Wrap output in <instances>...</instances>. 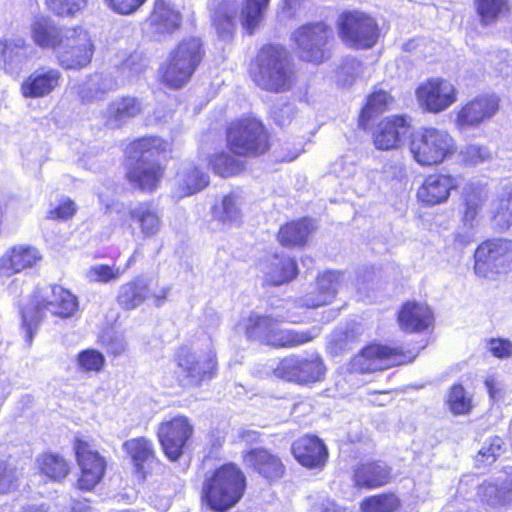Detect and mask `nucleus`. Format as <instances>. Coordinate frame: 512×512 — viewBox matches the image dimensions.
Returning a JSON list of instances; mask_svg holds the SVG:
<instances>
[{
  "label": "nucleus",
  "instance_id": "f257e3e1",
  "mask_svg": "<svg viewBox=\"0 0 512 512\" xmlns=\"http://www.w3.org/2000/svg\"><path fill=\"white\" fill-rule=\"evenodd\" d=\"M77 310L76 296L62 286L53 285L37 290L22 310L26 341L31 344L36 328L46 312L60 318H69Z\"/></svg>",
  "mask_w": 512,
  "mask_h": 512
},
{
  "label": "nucleus",
  "instance_id": "f03ea898",
  "mask_svg": "<svg viewBox=\"0 0 512 512\" xmlns=\"http://www.w3.org/2000/svg\"><path fill=\"white\" fill-rule=\"evenodd\" d=\"M299 323L301 319L294 315H259L252 313L245 321L246 335L251 339H257L267 345L275 347H293L312 341L320 334L318 327L305 331L283 329L279 326L283 322Z\"/></svg>",
  "mask_w": 512,
  "mask_h": 512
},
{
  "label": "nucleus",
  "instance_id": "7ed1b4c3",
  "mask_svg": "<svg viewBox=\"0 0 512 512\" xmlns=\"http://www.w3.org/2000/svg\"><path fill=\"white\" fill-rule=\"evenodd\" d=\"M168 143L159 137H144L130 144L129 155L137 164L128 173L129 181L144 191H153L161 182L164 169L156 161H150L168 149Z\"/></svg>",
  "mask_w": 512,
  "mask_h": 512
},
{
  "label": "nucleus",
  "instance_id": "20e7f679",
  "mask_svg": "<svg viewBox=\"0 0 512 512\" xmlns=\"http://www.w3.org/2000/svg\"><path fill=\"white\" fill-rule=\"evenodd\" d=\"M253 81L270 92H284L292 86V71L284 48L277 45L263 46L256 55L251 70Z\"/></svg>",
  "mask_w": 512,
  "mask_h": 512
},
{
  "label": "nucleus",
  "instance_id": "39448f33",
  "mask_svg": "<svg viewBox=\"0 0 512 512\" xmlns=\"http://www.w3.org/2000/svg\"><path fill=\"white\" fill-rule=\"evenodd\" d=\"M245 486L242 471L234 464H226L205 481L203 499L211 509L226 511L239 502Z\"/></svg>",
  "mask_w": 512,
  "mask_h": 512
},
{
  "label": "nucleus",
  "instance_id": "423d86ee",
  "mask_svg": "<svg viewBox=\"0 0 512 512\" xmlns=\"http://www.w3.org/2000/svg\"><path fill=\"white\" fill-rule=\"evenodd\" d=\"M457 151L454 137L445 129L427 127L412 137L410 152L421 166H433L443 163Z\"/></svg>",
  "mask_w": 512,
  "mask_h": 512
},
{
  "label": "nucleus",
  "instance_id": "0eeeda50",
  "mask_svg": "<svg viewBox=\"0 0 512 512\" xmlns=\"http://www.w3.org/2000/svg\"><path fill=\"white\" fill-rule=\"evenodd\" d=\"M202 57L200 39L191 37L182 40L160 69L162 82L171 88L182 87L190 80Z\"/></svg>",
  "mask_w": 512,
  "mask_h": 512
},
{
  "label": "nucleus",
  "instance_id": "6e6552de",
  "mask_svg": "<svg viewBox=\"0 0 512 512\" xmlns=\"http://www.w3.org/2000/svg\"><path fill=\"white\" fill-rule=\"evenodd\" d=\"M94 51V40L88 29L82 25H73L65 28L55 57L63 69L80 70L91 63Z\"/></svg>",
  "mask_w": 512,
  "mask_h": 512
},
{
  "label": "nucleus",
  "instance_id": "1a4fd4ad",
  "mask_svg": "<svg viewBox=\"0 0 512 512\" xmlns=\"http://www.w3.org/2000/svg\"><path fill=\"white\" fill-rule=\"evenodd\" d=\"M216 365V355L212 348L198 351L181 347L176 355L175 375L182 386H199L213 376Z\"/></svg>",
  "mask_w": 512,
  "mask_h": 512
},
{
  "label": "nucleus",
  "instance_id": "9d476101",
  "mask_svg": "<svg viewBox=\"0 0 512 512\" xmlns=\"http://www.w3.org/2000/svg\"><path fill=\"white\" fill-rule=\"evenodd\" d=\"M231 151L241 156H254L268 149V138L263 125L255 118L234 122L228 130Z\"/></svg>",
  "mask_w": 512,
  "mask_h": 512
},
{
  "label": "nucleus",
  "instance_id": "9b49d317",
  "mask_svg": "<svg viewBox=\"0 0 512 512\" xmlns=\"http://www.w3.org/2000/svg\"><path fill=\"white\" fill-rule=\"evenodd\" d=\"M512 270V240L493 239L482 242L474 253V271L484 278Z\"/></svg>",
  "mask_w": 512,
  "mask_h": 512
},
{
  "label": "nucleus",
  "instance_id": "f8f14e48",
  "mask_svg": "<svg viewBox=\"0 0 512 512\" xmlns=\"http://www.w3.org/2000/svg\"><path fill=\"white\" fill-rule=\"evenodd\" d=\"M416 354L401 348L373 344L365 347L351 360V370L359 373H370L384 370L392 366L411 362Z\"/></svg>",
  "mask_w": 512,
  "mask_h": 512
},
{
  "label": "nucleus",
  "instance_id": "ddd939ff",
  "mask_svg": "<svg viewBox=\"0 0 512 512\" xmlns=\"http://www.w3.org/2000/svg\"><path fill=\"white\" fill-rule=\"evenodd\" d=\"M339 37L350 47L368 49L378 39V26L373 18L362 12L342 13L338 20Z\"/></svg>",
  "mask_w": 512,
  "mask_h": 512
},
{
  "label": "nucleus",
  "instance_id": "4468645a",
  "mask_svg": "<svg viewBox=\"0 0 512 512\" xmlns=\"http://www.w3.org/2000/svg\"><path fill=\"white\" fill-rule=\"evenodd\" d=\"M277 378L293 381L298 384H310L323 380L326 367L317 354L307 357L290 355L279 361L273 369Z\"/></svg>",
  "mask_w": 512,
  "mask_h": 512
},
{
  "label": "nucleus",
  "instance_id": "2eb2a0df",
  "mask_svg": "<svg viewBox=\"0 0 512 512\" xmlns=\"http://www.w3.org/2000/svg\"><path fill=\"white\" fill-rule=\"evenodd\" d=\"M415 96L423 111L438 114L457 101L458 91L451 81L434 77L421 83L415 90Z\"/></svg>",
  "mask_w": 512,
  "mask_h": 512
},
{
  "label": "nucleus",
  "instance_id": "dca6fc26",
  "mask_svg": "<svg viewBox=\"0 0 512 512\" xmlns=\"http://www.w3.org/2000/svg\"><path fill=\"white\" fill-rule=\"evenodd\" d=\"M332 36V29L323 23L304 25L293 34L301 59L315 64L322 63L328 57L325 46Z\"/></svg>",
  "mask_w": 512,
  "mask_h": 512
},
{
  "label": "nucleus",
  "instance_id": "f3484780",
  "mask_svg": "<svg viewBox=\"0 0 512 512\" xmlns=\"http://www.w3.org/2000/svg\"><path fill=\"white\" fill-rule=\"evenodd\" d=\"M74 451L80 469L77 485L81 490L90 491L103 479L106 460L87 441L81 439L74 442Z\"/></svg>",
  "mask_w": 512,
  "mask_h": 512
},
{
  "label": "nucleus",
  "instance_id": "a211bd4d",
  "mask_svg": "<svg viewBox=\"0 0 512 512\" xmlns=\"http://www.w3.org/2000/svg\"><path fill=\"white\" fill-rule=\"evenodd\" d=\"M193 434V425L185 416L164 421L158 429V438L166 457L177 461L183 454L187 441Z\"/></svg>",
  "mask_w": 512,
  "mask_h": 512
},
{
  "label": "nucleus",
  "instance_id": "6ab92c4d",
  "mask_svg": "<svg viewBox=\"0 0 512 512\" xmlns=\"http://www.w3.org/2000/svg\"><path fill=\"white\" fill-rule=\"evenodd\" d=\"M499 110V99L495 95L477 96L462 105L455 115V126L458 130L476 128L490 120Z\"/></svg>",
  "mask_w": 512,
  "mask_h": 512
},
{
  "label": "nucleus",
  "instance_id": "aec40b11",
  "mask_svg": "<svg viewBox=\"0 0 512 512\" xmlns=\"http://www.w3.org/2000/svg\"><path fill=\"white\" fill-rule=\"evenodd\" d=\"M169 291L168 287H163L158 292L152 293L151 280L137 277L119 287L117 303L124 310H134L152 297L154 303L160 306L165 301Z\"/></svg>",
  "mask_w": 512,
  "mask_h": 512
},
{
  "label": "nucleus",
  "instance_id": "412c9836",
  "mask_svg": "<svg viewBox=\"0 0 512 512\" xmlns=\"http://www.w3.org/2000/svg\"><path fill=\"white\" fill-rule=\"evenodd\" d=\"M33 47L21 35L0 37V68L7 74L18 75L31 59Z\"/></svg>",
  "mask_w": 512,
  "mask_h": 512
},
{
  "label": "nucleus",
  "instance_id": "4be33fe9",
  "mask_svg": "<svg viewBox=\"0 0 512 512\" xmlns=\"http://www.w3.org/2000/svg\"><path fill=\"white\" fill-rule=\"evenodd\" d=\"M410 132V124L404 116H389L382 119L374 129L373 143L378 150L400 148Z\"/></svg>",
  "mask_w": 512,
  "mask_h": 512
},
{
  "label": "nucleus",
  "instance_id": "5701e85b",
  "mask_svg": "<svg viewBox=\"0 0 512 512\" xmlns=\"http://www.w3.org/2000/svg\"><path fill=\"white\" fill-rule=\"evenodd\" d=\"M42 260L40 251L31 245L17 244L0 257V278H10L34 268Z\"/></svg>",
  "mask_w": 512,
  "mask_h": 512
},
{
  "label": "nucleus",
  "instance_id": "b1692460",
  "mask_svg": "<svg viewBox=\"0 0 512 512\" xmlns=\"http://www.w3.org/2000/svg\"><path fill=\"white\" fill-rule=\"evenodd\" d=\"M397 321L402 331L420 333L433 326L434 314L425 302L412 300L401 306Z\"/></svg>",
  "mask_w": 512,
  "mask_h": 512
},
{
  "label": "nucleus",
  "instance_id": "393cba45",
  "mask_svg": "<svg viewBox=\"0 0 512 512\" xmlns=\"http://www.w3.org/2000/svg\"><path fill=\"white\" fill-rule=\"evenodd\" d=\"M62 74L58 69L40 67L33 71L21 84L25 98H41L52 93L61 83Z\"/></svg>",
  "mask_w": 512,
  "mask_h": 512
},
{
  "label": "nucleus",
  "instance_id": "a878e982",
  "mask_svg": "<svg viewBox=\"0 0 512 512\" xmlns=\"http://www.w3.org/2000/svg\"><path fill=\"white\" fill-rule=\"evenodd\" d=\"M344 274L339 271H325L317 277L313 291L303 298V305L307 308H316L330 304L335 298L338 289L344 282Z\"/></svg>",
  "mask_w": 512,
  "mask_h": 512
},
{
  "label": "nucleus",
  "instance_id": "bb28decb",
  "mask_svg": "<svg viewBox=\"0 0 512 512\" xmlns=\"http://www.w3.org/2000/svg\"><path fill=\"white\" fill-rule=\"evenodd\" d=\"M460 184V178L444 174H432L425 178L418 189V199L427 205H436L445 202L450 191Z\"/></svg>",
  "mask_w": 512,
  "mask_h": 512
},
{
  "label": "nucleus",
  "instance_id": "cd10ccee",
  "mask_svg": "<svg viewBox=\"0 0 512 512\" xmlns=\"http://www.w3.org/2000/svg\"><path fill=\"white\" fill-rule=\"evenodd\" d=\"M149 30L157 38L171 35L180 28L181 14L164 0H157L147 20Z\"/></svg>",
  "mask_w": 512,
  "mask_h": 512
},
{
  "label": "nucleus",
  "instance_id": "c85d7f7f",
  "mask_svg": "<svg viewBox=\"0 0 512 512\" xmlns=\"http://www.w3.org/2000/svg\"><path fill=\"white\" fill-rule=\"evenodd\" d=\"M55 24V22L43 15L35 16L29 25V35L33 43L42 49H52L54 53L58 48L65 28Z\"/></svg>",
  "mask_w": 512,
  "mask_h": 512
},
{
  "label": "nucleus",
  "instance_id": "c756f323",
  "mask_svg": "<svg viewBox=\"0 0 512 512\" xmlns=\"http://www.w3.org/2000/svg\"><path fill=\"white\" fill-rule=\"evenodd\" d=\"M295 459L307 468H322L327 460V449L316 436L306 435L292 445Z\"/></svg>",
  "mask_w": 512,
  "mask_h": 512
},
{
  "label": "nucleus",
  "instance_id": "7c9ffc66",
  "mask_svg": "<svg viewBox=\"0 0 512 512\" xmlns=\"http://www.w3.org/2000/svg\"><path fill=\"white\" fill-rule=\"evenodd\" d=\"M143 111V105L135 97H119L111 101L103 113L104 124L112 129L120 128Z\"/></svg>",
  "mask_w": 512,
  "mask_h": 512
},
{
  "label": "nucleus",
  "instance_id": "2f4dec72",
  "mask_svg": "<svg viewBox=\"0 0 512 512\" xmlns=\"http://www.w3.org/2000/svg\"><path fill=\"white\" fill-rule=\"evenodd\" d=\"M122 448L128 455L135 474L139 478L145 479L148 469L155 459L152 441L145 437L132 438L125 441Z\"/></svg>",
  "mask_w": 512,
  "mask_h": 512
},
{
  "label": "nucleus",
  "instance_id": "473e14b6",
  "mask_svg": "<svg viewBox=\"0 0 512 512\" xmlns=\"http://www.w3.org/2000/svg\"><path fill=\"white\" fill-rule=\"evenodd\" d=\"M208 184L209 176L207 173L192 163L185 164L176 174L174 195L177 198L190 196L201 191Z\"/></svg>",
  "mask_w": 512,
  "mask_h": 512
},
{
  "label": "nucleus",
  "instance_id": "72a5a7b5",
  "mask_svg": "<svg viewBox=\"0 0 512 512\" xmlns=\"http://www.w3.org/2000/svg\"><path fill=\"white\" fill-rule=\"evenodd\" d=\"M244 462L269 481L280 479L284 474L281 460L264 449H254L246 453Z\"/></svg>",
  "mask_w": 512,
  "mask_h": 512
},
{
  "label": "nucleus",
  "instance_id": "f704fd0d",
  "mask_svg": "<svg viewBox=\"0 0 512 512\" xmlns=\"http://www.w3.org/2000/svg\"><path fill=\"white\" fill-rule=\"evenodd\" d=\"M261 270L267 282L282 285L294 279L298 273L293 259L274 255L261 264Z\"/></svg>",
  "mask_w": 512,
  "mask_h": 512
},
{
  "label": "nucleus",
  "instance_id": "c9c22d12",
  "mask_svg": "<svg viewBox=\"0 0 512 512\" xmlns=\"http://www.w3.org/2000/svg\"><path fill=\"white\" fill-rule=\"evenodd\" d=\"M492 221L501 230L512 225V181L501 184L496 198L491 204Z\"/></svg>",
  "mask_w": 512,
  "mask_h": 512
},
{
  "label": "nucleus",
  "instance_id": "e433bc0d",
  "mask_svg": "<svg viewBox=\"0 0 512 512\" xmlns=\"http://www.w3.org/2000/svg\"><path fill=\"white\" fill-rule=\"evenodd\" d=\"M389 476L390 470L384 463L372 462L357 466L353 480L357 487L374 488L386 484Z\"/></svg>",
  "mask_w": 512,
  "mask_h": 512
},
{
  "label": "nucleus",
  "instance_id": "4c0bfd02",
  "mask_svg": "<svg viewBox=\"0 0 512 512\" xmlns=\"http://www.w3.org/2000/svg\"><path fill=\"white\" fill-rule=\"evenodd\" d=\"M130 217L138 224L143 238H150L156 235L161 227L160 217L148 203H139L130 209Z\"/></svg>",
  "mask_w": 512,
  "mask_h": 512
},
{
  "label": "nucleus",
  "instance_id": "58836bf2",
  "mask_svg": "<svg viewBox=\"0 0 512 512\" xmlns=\"http://www.w3.org/2000/svg\"><path fill=\"white\" fill-rule=\"evenodd\" d=\"M241 199L237 194L225 195L219 205L213 208V217L224 226H233L242 219Z\"/></svg>",
  "mask_w": 512,
  "mask_h": 512
},
{
  "label": "nucleus",
  "instance_id": "ea45409f",
  "mask_svg": "<svg viewBox=\"0 0 512 512\" xmlns=\"http://www.w3.org/2000/svg\"><path fill=\"white\" fill-rule=\"evenodd\" d=\"M36 466L41 474L52 481H61L70 472V466L65 458L53 453H44L38 456Z\"/></svg>",
  "mask_w": 512,
  "mask_h": 512
},
{
  "label": "nucleus",
  "instance_id": "a19ab883",
  "mask_svg": "<svg viewBox=\"0 0 512 512\" xmlns=\"http://www.w3.org/2000/svg\"><path fill=\"white\" fill-rule=\"evenodd\" d=\"M237 5L235 2L227 1L221 4L213 17V25L218 36L224 40L232 37L235 30V20L237 15Z\"/></svg>",
  "mask_w": 512,
  "mask_h": 512
},
{
  "label": "nucleus",
  "instance_id": "79ce46f5",
  "mask_svg": "<svg viewBox=\"0 0 512 512\" xmlns=\"http://www.w3.org/2000/svg\"><path fill=\"white\" fill-rule=\"evenodd\" d=\"M481 501L490 506L496 507L512 501V480L498 483H485L478 488L477 492Z\"/></svg>",
  "mask_w": 512,
  "mask_h": 512
},
{
  "label": "nucleus",
  "instance_id": "37998d69",
  "mask_svg": "<svg viewBox=\"0 0 512 512\" xmlns=\"http://www.w3.org/2000/svg\"><path fill=\"white\" fill-rule=\"evenodd\" d=\"M312 229V223L307 219L288 223L278 233L279 242L284 246L303 245Z\"/></svg>",
  "mask_w": 512,
  "mask_h": 512
},
{
  "label": "nucleus",
  "instance_id": "c03bdc74",
  "mask_svg": "<svg viewBox=\"0 0 512 512\" xmlns=\"http://www.w3.org/2000/svg\"><path fill=\"white\" fill-rule=\"evenodd\" d=\"M270 0H245L241 12V24L249 34H252L263 20Z\"/></svg>",
  "mask_w": 512,
  "mask_h": 512
},
{
  "label": "nucleus",
  "instance_id": "a18cd8bd",
  "mask_svg": "<svg viewBox=\"0 0 512 512\" xmlns=\"http://www.w3.org/2000/svg\"><path fill=\"white\" fill-rule=\"evenodd\" d=\"M115 82L102 74L91 75L80 90L81 98L84 101H95L115 87Z\"/></svg>",
  "mask_w": 512,
  "mask_h": 512
},
{
  "label": "nucleus",
  "instance_id": "49530a36",
  "mask_svg": "<svg viewBox=\"0 0 512 512\" xmlns=\"http://www.w3.org/2000/svg\"><path fill=\"white\" fill-rule=\"evenodd\" d=\"M482 24L489 25L504 16L510 9L509 0H474Z\"/></svg>",
  "mask_w": 512,
  "mask_h": 512
},
{
  "label": "nucleus",
  "instance_id": "de8ad7c7",
  "mask_svg": "<svg viewBox=\"0 0 512 512\" xmlns=\"http://www.w3.org/2000/svg\"><path fill=\"white\" fill-rule=\"evenodd\" d=\"M393 99L384 90L374 91L367 100L360 115L361 125H365L372 117L384 112L392 104Z\"/></svg>",
  "mask_w": 512,
  "mask_h": 512
},
{
  "label": "nucleus",
  "instance_id": "09e8293b",
  "mask_svg": "<svg viewBox=\"0 0 512 512\" xmlns=\"http://www.w3.org/2000/svg\"><path fill=\"white\" fill-rule=\"evenodd\" d=\"M487 200V193L483 188H477L475 192L465 198V210L463 213V224L468 228H473L477 217Z\"/></svg>",
  "mask_w": 512,
  "mask_h": 512
},
{
  "label": "nucleus",
  "instance_id": "8fccbe9b",
  "mask_svg": "<svg viewBox=\"0 0 512 512\" xmlns=\"http://www.w3.org/2000/svg\"><path fill=\"white\" fill-rule=\"evenodd\" d=\"M210 166L215 174L222 177H230L238 174L243 169V162L235 159L225 152L214 154L210 158Z\"/></svg>",
  "mask_w": 512,
  "mask_h": 512
},
{
  "label": "nucleus",
  "instance_id": "3c124183",
  "mask_svg": "<svg viewBox=\"0 0 512 512\" xmlns=\"http://www.w3.org/2000/svg\"><path fill=\"white\" fill-rule=\"evenodd\" d=\"M461 162L465 166L475 167L488 163L493 159V153L486 145L468 144L464 146L459 154Z\"/></svg>",
  "mask_w": 512,
  "mask_h": 512
},
{
  "label": "nucleus",
  "instance_id": "603ef678",
  "mask_svg": "<svg viewBox=\"0 0 512 512\" xmlns=\"http://www.w3.org/2000/svg\"><path fill=\"white\" fill-rule=\"evenodd\" d=\"M447 405L453 414H468L472 410V396L462 385L455 384L447 395Z\"/></svg>",
  "mask_w": 512,
  "mask_h": 512
},
{
  "label": "nucleus",
  "instance_id": "864d4df0",
  "mask_svg": "<svg viewBox=\"0 0 512 512\" xmlns=\"http://www.w3.org/2000/svg\"><path fill=\"white\" fill-rule=\"evenodd\" d=\"M89 0H47L49 9L59 17L74 18L88 6Z\"/></svg>",
  "mask_w": 512,
  "mask_h": 512
},
{
  "label": "nucleus",
  "instance_id": "5fc2aeb1",
  "mask_svg": "<svg viewBox=\"0 0 512 512\" xmlns=\"http://www.w3.org/2000/svg\"><path fill=\"white\" fill-rule=\"evenodd\" d=\"M399 501L393 494H382L369 497L361 504L362 512H393Z\"/></svg>",
  "mask_w": 512,
  "mask_h": 512
},
{
  "label": "nucleus",
  "instance_id": "6e6d98bb",
  "mask_svg": "<svg viewBox=\"0 0 512 512\" xmlns=\"http://www.w3.org/2000/svg\"><path fill=\"white\" fill-rule=\"evenodd\" d=\"M123 273L124 270L119 267L96 264L86 271V277L90 282L106 284L118 281Z\"/></svg>",
  "mask_w": 512,
  "mask_h": 512
},
{
  "label": "nucleus",
  "instance_id": "4d7b16f0",
  "mask_svg": "<svg viewBox=\"0 0 512 512\" xmlns=\"http://www.w3.org/2000/svg\"><path fill=\"white\" fill-rule=\"evenodd\" d=\"M503 444V440L498 436L489 438L480 448L476 456V462L479 465L492 464L502 453Z\"/></svg>",
  "mask_w": 512,
  "mask_h": 512
},
{
  "label": "nucleus",
  "instance_id": "13d9d810",
  "mask_svg": "<svg viewBox=\"0 0 512 512\" xmlns=\"http://www.w3.org/2000/svg\"><path fill=\"white\" fill-rule=\"evenodd\" d=\"M20 473L15 466L0 460V496L6 495L18 486Z\"/></svg>",
  "mask_w": 512,
  "mask_h": 512
},
{
  "label": "nucleus",
  "instance_id": "bf43d9fd",
  "mask_svg": "<svg viewBox=\"0 0 512 512\" xmlns=\"http://www.w3.org/2000/svg\"><path fill=\"white\" fill-rule=\"evenodd\" d=\"M77 362L82 371L98 372L103 367L105 359L100 352L88 349L78 355Z\"/></svg>",
  "mask_w": 512,
  "mask_h": 512
},
{
  "label": "nucleus",
  "instance_id": "052dcab7",
  "mask_svg": "<svg viewBox=\"0 0 512 512\" xmlns=\"http://www.w3.org/2000/svg\"><path fill=\"white\" fill-rule=\"evenodd\" d=\"M488 351L498 359L512 357V341L504 338H491L486 345Z\"/></svg>",
  "mask_w": 512,
  "mask_h": 512
},
{
  "label": "nucleus",
  "instance_id": "680f3d73",
  "mask_svg": "<svg viewBox=\"0 0 512 512\" xmlns=\"http://www.w3.org/2000/svg\"><path fill=\"white\" fill-rule=\"evenodd\" d=\"M105 4L115 13L130 15L136 12L146 0H104Z\"/></svg>",
  "mask_w": 512,
  "mask_h": 512
},
{
  "label": "nucleus",
  "instance_id": "e2e57ef3",
  "mask_svg": "<svg viewBox=\"0 0 512 512\" xmlns=\"http://www.w3.org/2000/svg\"><path fill=\"white\" fill-rule=\"evenodd\" d=\"M362 69L361 63L354 58H347L339 69V76H346L343 80L344 84H351L355 76H357Z\"/></svg>",
  "mask_w": 512,
  "mask_h": 512
},
{
  "label": "nucleus",
  "instance_id": "0e129e2a",
  "mask_svg": "<svg viewBox=\"0 0 512 512\" xmlns=\"http://www.w3.org/2000/svg\"><path fill=\"white\" fill-rule=\"evenodd\" d=\"M484 384L492 400H499L503 397L505 386L502 380L496 374L487 375L484 380Z\"/></svg>",
  "mask_w": 512,
  "mask_h": 512
},
{
  "label": "nucleus",
  "instance_id": "69168bd1",
  "mask_svg": "<svg viewBox=\"0 0 512 512\" xmlns=\"http://www.w3.org/2000/svg\"><path fill=\"white\" fill-rule=\"evenodd\" d=\"M76 212L75 203L70 199H63L59 205L49 212L52 219L66 220L71 218Z\"/></svg>",
  "mask_w": 512,
  "mask_h": 512
},
{
  "label": "nucleus",
  "instance_id": "338daca9",
  "mask_svg": "<svg viewBox=\"0 0 512 512\" xmlns=\"http://www.w3.org/2000/svg\"><path fill=\"white\" fill-rule=\"evenodd\" d=\"M349 344V335L346 332L334 331L329 340V349L332 353L338 354L347 349Z\"/></svg>",
  "mask_w": 512,
  "mask_h": 512
},
{
  "label": "nucleus",
  "instance_id": "774afa93",
  "mask_svg": "<svg viewBox=\"0 0 512 512\" xmlns=\"http://www.w3.org/2000/svg\"><path fill=\"white\" fill-rule=\"evenodd\" d=\"M144 68L145 64L139 55H131L122 65V71H127L129 76L140 74Z\"/></svg>",
  "mask_w": 512,
  "mask_h": 512
}]
</instances>
